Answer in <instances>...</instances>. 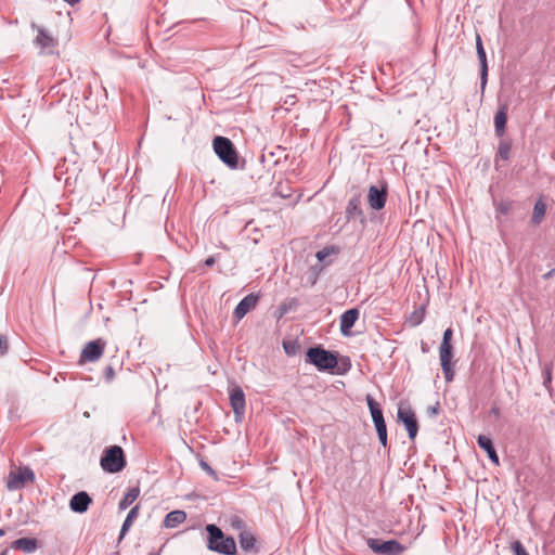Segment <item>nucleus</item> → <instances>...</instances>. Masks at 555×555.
<instances>
[{
	"label": "nucleus",
	"mask_w": 555,
	"mask_h": 555,
	"mask_svg": "<svg viewBox=\"0 0 555 555\" xmlns=\"http://www.w3.org/2000/svg\"><path fill=\"white\" fill-rule=\"evenodd\" d=\"M207 548L222 555H236V543L234 538L224 535L223 531L214 524L206 526Z\"/></svg>",
	"instance_id": "f257e3e1"
},
{
	"label": "nucleus",
	"mask_w": 555,
	"mask_h": 555,
	"mask_svg": "<svg viewBox=\"0 0 555 555\" xmlns=\"http://www.w3.org/2000/svg\"><path fill=\"white\" fill-rule=\"evenodd\" d=\"M305 361L320 372L334 371L338 365V352L326 350L322 346L310 347L306 351Z\"/></svg>",
	"instance_id": "f03ea898"
},
{
	"label": "nucleus",
	"mask_w": 555,
	"mask_h": 555,
	"mask_svg": "<svg viewBox=\"0 0 555 555\" xmlns=\"http://www.w3.org/2000/svg\"><path fill=\"white\" fill-rule=\"evenodd\" d=\"M453 330L448 327L443 332L442 341L439 347V358L441 369L444 375L446 382L450 383L454 378V370L452 365L453 358V346H452Z\"/></svg>",
	"instance_id": "7ed1b4c3"
},
{
	"label": "nucleus",
	"mask_w": 555,
	"mask_h": 555,
	"mask_svg": "<svg viewBox=\"0 0 555 555\" xmlns=\"http://www.w3.org/2000/svg\"><path fill=\"white\" fill-rule=\"evenodd\" d=\"M100 464L106 473L115 474L121 472L127 465L122 448L116 444L107 447L103 451Z\"/></svg>",
	"instance_id": "20e7f679"
},
{
	"label": "nucleus",
	"mask_w": 555,
	"mask_h": 555,
	"mask_svg": "<svg viewBox=\"0 0 555 555\" xmlns=\"http://www.w3.org/2000/svg\"><path fill=\"white\" fill-rule=\"evenodd\" d=\"M214 151L217 156L230 168H236L238 157L234 144L225 137H216L214 139Z\"/></svg>",
	"instance_id": "39448f33"
},
{
	"label": "nucleus",
	"mask_w": 555,
	"mask_h": 555,
	"mask_svg": "<svg viewBox=\"0 0 555 555\" xmlns=\"http://www.w3.org/2000/svg\"><path fill=\"white\" fill-rule=\"evenodd\" d=\"M31 28L37 31L34 44L40 48V53L47 55L54 54L59 44L56 37H54L53 34L43 26H38L35 23H31Z\"/></svg>",
	"instance_id": "423d86ee"
},
{
	"label": "nucleus",
	"mask_w": 555,
	"mask_h": 555,
	"mask_svg": "<svg viewBox=\"0 0 555 555\" xmlns=\"http://www.w3.org/2000/svg\"><path fill=\"white\" fill-rule=\"evenodd\" d=\"M367 546L373 553L377 555H401L406 546L401 544L398 540H380L376 538H370L366 541Z\"/></svg>",
	"instance_id": "0eeeda50"
},
{
	"label": "nucleus",
	"mask_w": 555,
	"mask_h": 555,
	"mask_svg": "<svg viewBox=\"0 0 555 555\" xmlns=\"http://www.w3.org/2000/svg\"><path fill=\"white\" fill-rule=\"evenodd\" d=\"M35 480V474L29 467H20L17 470H11L7 479L8 490L23 489L28 482Z\"/></svg>",
	"instance_id": "6e6552de"
},
{
	"label": "nucleus",
	"mask_w": 555,
	"mask_h": 555,
	"mask_svg": "<svg viewBox=\"0 0 555 555\" xmlns=\"http://www.w3.org/2000/svg\"><path fill=\"white\" fill-rule=\"evenodd\" d=\"M398 422L402 423L408 431L409 438L414 440L418 433V423L414 411L410 406L399 405L397 413Z\"/></svg>",
	"instance_id": "1a4fd4ad"
},
{
	"label": "nucleus",
	"mask_w": 555,
	"mask_h": 555,
	"mask_svg": "<svg viewBox=\"0 0 555 555\" xmlns=\"http://www.w3.org/2000/svg\"><path fill=\"white\" fill-rule=\"evenodd\" d=\"M106 341L102 338H98L88 341L81 350L80 361L83 362H95L104 353Z\"/></svg>",
	"instance_id": "9d476101"
},
{
	"label": "nucleus",
	"mask_w": 555,
	"mask_h": 555,
	"mask_svg": "<svg viewBox=\"0 0 555 555\" xmlns=\"http://www.w3.org/2000/svg\"><path fill=\"white\" fill-rule=\"evenodd\" d=\"M366 403L371 412V416L377 434L386 431L387 425L383 415V410L380 409L379 404L370 395L366 396Z\"/></svg>",
	"instance_id": "9b49d317"
},
{
	"label": "nucleus",
	"mask_w": 555,
	"mask_h": 555,
	"mask_svg": "<svg viewBox=\"0 0 555 555\" xmlns=\"http://www.w3.org/2000/svg\"><path fill=\"white\" fill-rule=\"evenodd\" d=\"M230 404L236 418L241 417L245 412L246 400L245 393L240 386H233L230 389Z\"/></svg>",
	"instance_id": "f8f14e48"
},
{
	"label": "nucleus",
	"mask_w": 555,
	"mask_h": 555,
	"mask_svg": "<svg viewBox=\"0 0 555 555\" xmlns=\"http://www.w3.org/2000/svg\"><path fill=\"white\" fill-rule=\"evenodd\" d=\"M476 52L480 64V87L481 90L483 91L488 81V63L481 36L479 34H476Z\"/></svg>",
	"instance_id": "ddd939ff"
},
{
	"label": "nucleus",
	"mask_w": 555,
	"mask_h": 555,
	"mask_svg": "<svg viewBox=\"0 0 555 555\" xmlns=\"http://www.w3.org/2000/svg\"><path fill=\"white\" fill-rule=\"evenodd\" d=\"M259 301V296L250 293L247 296H245L235 307L234 309V318L237 320L243 319L249 311L256 308L257 304Z\"/></svg>",
	"instance_id": "4468645a"
},
{
	"label": "nucleus",
	"mask_w": 555,
	"mask_h": 555,
	"mask_svg": "<svg viewBox=\"0 0 555 555\" xmlns=\"http://www.w3.org/2000/svg\"><path fill=\"white\" fill-rule=\"evenodd\" d=\"M347 221L359 219L362 223L365 221L364 212L361 208V195L356 194L349 198L346 206Z\"/></svg>",
	"instance_id": "2eb2a0df"
},
{
	"label": "nucleus",
	"mask_w": 555,
	"mask_h": 555,
	"mask_svg": "<svg viewBox=\"0 0 555 555\" xmlns=\"http://www.w3.org/2000/svg\"><path fill=\"white\" fill-rule=\"evenodd\" d=\"M91 503V496L86 491H80L72 496L69 507L73 512L82 514L88 511Z\"/></svg>",
	"instance_id": "dca6fc26"
},
{
	"label": "nucleus",
	"mask_w": 555,
	"mask_h": 555,
	"mask_svg": "<svg viewBox=\"0 0 555 555\" xmlns=\"http://www.w3.org/2000/svg\"><path fill=\"white\" fill-rule=\"evenodd\" d=\"M387 198V192L384 189H378L375 185H371L367 194V202L371 208L379 210L385 207Z\"/></svg>",
	"instance_id": "f3484780"
},
{
	"label": "nucleus",
	"mask_w": 555,
	"mask_h": 555,
	"mask_svg": "<svg viewBox=\"0 0 555 555\" xmlns=\"http://www.w3.org/2000/svg\"><path fill=\"white\" fill-rule=\"evenodd\" d=\"M477 443H478L479 448L482 449L487 453L491 463L494 464L495 466H499L500 460H499L498 453L494 449L491 438L486 435H479L478 439H477Z\"/></svg>",
	"instance_id": "a211bd4d"
},
{
	"label": "nucleus",
	"mask_w": 555,
	"mask_h": 555,
	"mask_svg": "<svg viewBox=\"0 0 555 555\" xmlns=\"http://www.w3.org/2000/svg\"><path fill=\"white\" fill-rule=\"evenodd\" d=\"M358 318H359L358 309H349L341 314L340 332L343 335L347 336L350 334V331L353 327Z\"/></svg>",
	"instance_id": "6ab92c4d"
},
{
	"label": "nucleus",
	"mask_w": 555,
	"mask_h": 555,
	"mask_svg": "<svg viewBox=\"0 0 555 555\" xmlns=\"http://www.w3.org/2000/svg\"><path fill=\"white\" fill-rule=\"evenodd\" d=\"M238 543L243 551L258 553L257 540L253 532L245 530L238 533Z\"/></svg>",
	"instance_id": "aec40b11"
},
{
	"label": "nucleus",
	"mask_w": 555,
	"mask_h": 555,
	"mask_svg": "<svg viewBox=\"0 0 555 555\" xmlns=\"http://www.w3.org/2000/svg\"><path fill=\"white\" fill-rule=\"evenodd\" d=\"M507 120V106L500 107L494 116V131L496 137L503 138Z\"/></svg>",
	"instance_id": "412c9836"
},
{
	"label": "nucleus",
	"mask_w": 555,
	"mask_h": 555,
	"mask_svg": "<svg viewBox=\"0 0 555 555\" xmlns=\"http://www.w3.org/2000/svg\"><path fill=\"white\" fill-rule=\"evenodd\" d=\"M14 550L23 551L26 554L35 552L38 547V540L35 538H21L11 543Z\"/></svg>",
	"instance_id": "4be33fe9"
},
{
	"label": "nucleus",
	"mask_w": 555,
	"mask_h": 555,
	"mask_svg": "<svg viewBox=\"0 0 555 555\" xmlns=\"http://www.w3.org/2000/svg\"><path fill=\"white\" fill-rule=\"evenodd\" d=\"M186 519V513L184 511L176 509L168 513L165 516L163 521V526L165 528H176L180 524L184 522Z\"/></svg>",
	"instance_id": "5701e85b"
},
{
	"label": "nucleus",
	"mask_w": 555,
	"mask_h": 555,
	"mask_svg": "<svg viewBox=\"0 0 555 555\" xmlns=\"http://www.w3.org/2000/svg\"><path fill=\"white\" fill-rule=\"evenodd\" d=\"M139 511H140V505H135L129 511L126 519L124 520V522L121 525L118 541H121L125 538V535L128 533L129 529L132 526L133 520L139 515Z\"/></svg>",
	"instance_id": "b1692460"
},
{
	"label": "nucleus",
	"mask_w": 555,
	"mask_h": 555,
	"mask_svg": "<svg viewBox=\"0 0 555 555\" xmlns=\"http://www.w3.org/2000/svg\"><path fill=\"white\" fill-rule=\"evenodd\" d=\"M512 151V140L511 139H501L498 145V151L495 154V164L498 159L508 160L511 157Z\"/></svg>",
	"instance_id": "393cba45"
},
{
	"label": "nucleus",
	"mask_w": 555,
	"mask_h": 555,
	"mask_svg": "<svg viewBox=\"0 0 555 555\" xmlns=\"http://www.w3.org/2000/svg\"><path fill=\"white\" fill-rule=\"evenodd\" d=\"M140 489L138 487L130 488L119 501L118 508L120 511L127 509L138 499Z\"/></svg>",
	"instance_id": "a878e982"
},
{
	"label": "nucleus",
	"mask_w": 555,
	"mask_h": 555,
	"mask_svg": "<svg viewBox=\"0 0 555 555\" xmlns=\"http://www.w3.org/2000/svg\"><path fill=\"white\" fill-rule=\"evenodd\" d=\"M299 306V300L295 297L287 298L278 307L279 318H282L289 311L295 310Z\"/></svg>",
	"instance_id": "bb28decb"
},
{
	"label": "nucleus",
	"mask_w": 555,
	"mask_h": 555,
	"mask_svg": "<svg viewBox=\"0 0 555 555\" xmlns=\"http://www.w3.org/2000/svg\"><path fill=\"white\" fill-rule=\"evenodd\" d=\"M546 211V205L542 201H538L533 207L531 222L540 224Z\"/></svg>",
	"instance_id": "cd10ccee"
},
{
	"label": "nucleus",
	"mask_w": 555,
	"mask_h": 555,
	"mask_svg": "<svg viewBox=\"0 0 555 555\" xmlns=\"http://www.w3.org/2000/svg\"><path fill=\"white\" fill-rule=\"evenodd\" d=\"M351 360L348 356L338 354V365L335 366V373L338 375H345L351 370Z\"/></svg>",
	"instance_id": "c85d7f7f"
},
{
	"label": "nucleus",
	"mask_w": 555,
	"mask_h": 555,
	"mask_svg": "<svg viewBox=\"0 0 555 555\" xmlns=\"http://www.w3.org/2000/svg\"><path fill=\"white\" fill-rule=\"evenodd\" d=\"M228 524L232 530H236L238 532L246 530V524L238 515H231L228 518Z\"/></svg>",
	"instance_id": "c756f323"
},
{
	"label": "nucleus",
	"mask_w": 555,
	"mask_h": 555,
	"mask_svg": "<svg viewBox=\"0 0 555 555\" xmlns=\"http://www.w3.org/2000/svg\"><path fill=\"white\" fill-rule=\"evenodd\" d=\"M514 202L504 199L495 203V210L501 215H508L513 210Z\"/></svg>",
	"instance_id": "7c9ffc66"
},
{
	"label": "nucleus",
	"mask_w": 555,
	"mask_h": 555,
	"mask_svg": "<svg viewBox=\"0 0 555 555\" xmlns=\"http://www.w3.org/2000/svg\"><path fill=\"white\" fill-rule=\"evenodd\" d=\"M552 370H553V363L552 362L545 363L544 369H543V386L547 390L552 389Z\"/></svg>",
	"instance_id": "2f4dec72"
},
{
	"label": "nucleus",
	"mask_w": 555,
	"mask_h": 555,
	"mask_svg": "<svg viewBox=\"0 0 555 555\" xmlns=\"http://www.w3.org/2000/svg\"><path fill=\"white\" fill-rule=\"evenodd\" d=\"M425 315V308L421 307L418 310H415L410 317V322L412 325L416 326L423 322Z\"/></svg>",
	"instance_id": "473e14b6"
},
{
	"label": "nucleus",
	"mask_w": 555,
	"mask_h": 555,
	"mask_svg": "<svg viewBox=\"0 0 555 555\" xmlns=\"http://www.w3.org/2000/svg\"><path fill=\"white\" fill-rule=\"evenodd\" d=\"M511 551L513 555H529L525 546L519 540H515L511 543Z\"/></svg>",
	"instance_id": "72a5a7b5"
},
{
	"label": "nucleus",
	"mask_w": 555,
	"mask_h": 555,
	"mask_svg": "<svg viewBox=\"0 0 555 555\" xmlns=\"http://www.w3.org/2000/svg\"><path fill=\"white\" fill-rule=\"evenodd\" d=\"M336 253L335 247H325L317 253V258L320 261H324L330 255Z\"/></svg>",
	"instance_id": "f704fd0d"
},
{
	"label": "nucleus",
	"mask_w": 555,
	"mask_h": 555,
	"mask_svg": "<svg viewBox=\"0 0 555 555\" xmlns=\"http://www.w3.org/2000/svg\"><path fill=\"white\" fill-rule=\"evenodd\" d=\"M199 466L203 470H205L209 476H211L215 480H218V474L215 469L204 460L199 461Z\"/></svg>",
	"instance_id": "c9c22d12"
},
{
	"label": "nucleus",
	"mask_w": 555,
	"mask_h": 555,
	"mask_svg": "<svg viewBox=\"0 0 555 555\" xmlns=\"http://www.w3.org/2000/svg\"><path fill=\"white\" fill-rule=\"evenodd\" d=\"M9 351V340L7 336L0 334V357L7 354Z\"/></svg>",
	"instance_id": "e433bc0d"
},
{
	"label": "nucleus",
	"mask_w": 555,
	"mask_h": 555,
	"mask_svg": "<svg viewBox=\"0 0 555 555\" xmlns=\"http://www.w3.org/2000/svg\"><path fill=\"white\" fill-rule=\"evenodd\" d=\"M104 378L107 383L112 382L115 377V370L112 365L105 366L103 371Z\"/></svg>",
	"instance_id": "4c0bfd02"
},
{
	"label": "nucleus",
	"mask_w": 555,
	"mask_h": 555,
	"mask_svg": "<svg viewBox=\"0 0 555 555\" xmlns=\"http://www.w3.org/2000/svg\"><path fill=\"white\" fill-rule=\"evenodd\" d=\"M440 403L437 401L434 405H429L426 409V413L428 416H436L440 412Z\"/></svg>",
	"instance_id": "58836bf2"
},
{
	"label": "nucleus",
	"mask_w": 555,
	"mask_h": 555,
	"mask_svg": "<svg viewBox=\"0 0 555 555\" xmlns=\"http://www.w3.org/2000/svg\"><path fill=\"white\" fill-rule=\"evenodd\" d=\"M283 348L288 356H294L296 353V345L289 341L283 343Z\"/></svg>",
	"instance_id": "ea45409f"
},
{
	"label": "nucleus",
	"mask_w": 555,
	"mask_h": 555,
	"mask_svg": "<svg viewBox=\"0 0 555 555\" xmlns=\"http://www.w3.org/2000/svg\"><path fill=\"white\" fill-rule=\"evenodd\" d=\"M377 436H378V439H379L380 443L383 444V447L386 448L388 444L387 430L377 434Z\"/></svg>",
	"instance_id": "a19ab883"
},
{
	"label": "nucleus",
	"mask_w": 555,
	"mask_h": 555,
	"mask_svg": "<svg viewBox=\"0 0 555 555\" xmlns=\"http://www.w3.org/2000/svg\"><path fill=\"white\" fill-rule=\"evenodd\" d=\"M297 101V98L295 94L287 95L284 103L288 105H294Z\"/></svg>",
	"instance_id": "79ce46f5"
},
{
	"label": "nucleus",
	"mask_w": 555,
	"mask_h": 555,
	"mask_svg": "<svg viewBox=\"0 0 555 555\" xmlns=\"http://www.w3.org/2000/svg\"><path fill=\"white\" fill-rule=\"evenodd\" d=\"M216 262V256H210L205 260V266L212 267Z\"/></svg>",
	"instance_id": "37998d69"
},
{
	"label": "nucleus",
	"mask_w": 555,
	"mask_h": 555,
	"mask_svg": "<svg viewBox=\"0 0 555 555\" xmlns=\"http://www.w3.org/2000/svg\"><path fill=\"white\" fill-rule=\"evenodd\" d=\"M490 413L493 414L495 417H500V415H501L500 408L492 406Z\"/></svg>",
	"instance_id": "c03bdc74"
},
{
	"label": "nucleus",
	"mask_w": 555,
	"mask_h": 555,
	"mask_svg": "<svg viewBox=\"0 0 555 555\" xmlns=\"http://www.w3.org/2000/svg\"><path fill=\"white\" fill-rule=\"evenodd\" d=\"M553 272H554V269H552L550 272H547V273L544 275V278H550V276H552Z\"/></svg>",
	"instance_id": "a18cd8bd"
},
{
	"label": "nucleus",
	"mask_w": 555,
	"mask_h": 555,
	"mask_svg": "<svg viewBox=\"0 0 555 555\" xmlns=\"http://www.w3.org/2000/svg\"><path fill=\"white\" fill-rule=\"evenodd\" d=\"M7 554H8V550L7 548L0 553V555H7Z\"/></svg>",
	"instance_id": "49530a36"
},
{
	"label": "nucleus",
	"mask_w": 555,
	"mask_h": 555,
	"mask_svg": "<svg viewBox=\"0 0 555 555\" xmlns=\"http://www.w3.org/2000/svg\"><path fill=\"white\" fill-rule=\"evenodd\" d=\"M4 530L3 529H0V537L4 535Z\"/></svg>",
	"instance_id": "de8ad7c7"
},
{
	"label": "nucleus",
	"mask_w": 555,
	"mask_h": 555,
	"mask_svg": "<svg viewBox=\"0 0 555 555\" xmlns=\"http://www.w3.org/2000/svg\"><path fill=\"white\" fill-rule=\"evenodd\" d=\"M149 555H158L157 553H150Z\"/></svg>",
	"instance_id": "09e8293b"
}]
</instances>
